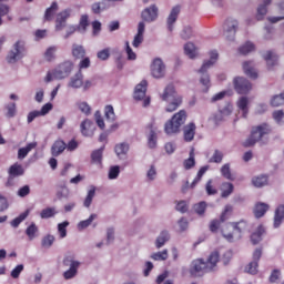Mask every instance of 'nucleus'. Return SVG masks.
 <instances>
[{
  "mask_svg": "<svg viewBox=\"0 0 284 284\" xmlns=\"http://www.w3.org/2000/svg\"><path fill=\"white\" fill-rule=\"evenodd\" d=\"M219 252H212L207 258L206 262H204L203 260H194L191 263V267H190V274L191 276H201V274H203V272H213L214 267H216V263H219Z\"/></svg>",
  "mask_w": 284,
  "mask_h": 284,
  "instance_id": "f257e3e1",
  "label": "nucleus"
},
{
  "mask_svg": "<svg viewBox=\"0 0 284 284\" xmlns=\"http://www.w3.org/2000/svg\"><path fill=\"white\" fill-rule=\"evenodd\" d=\"M222 236L232 243L234 239H241L244 232H247V222L241 220L240 222H231L221 230Z\"/></svg>",
  "mask_w": 284,
  "mask_h": 284,
  "instance_id": "f03ea898",
  "label": "nucleus"
},
{
  "mask_svg": "<svg viewBox=\"0 0 284 284\" xmlns=\"http://www.w3.org/2000/svg\"><path fill=\"white\" fill-rule=\"evenodd\" d=\"M272 134V126L267 123L255 125L251 130V135L243 142L244 148H254L263 136Z\"/></svg>",
  "mask_w": 284,
  "mask_h": 284,
  "instance_id": "7ed1b4c3",
  "label": "nucleus"
},
{
  "mask_svg": "<svg viewBox=\"0 0 284 284\" xmlns=\"http://www.w3.org/2000/svg\"><path fill=\"white\" fill-rule=\"evenodd\" d=\"M162 101H170L171 102L166 106V112H176L179 110V106L183 103V98L179 94H176V89L174 88V84H169L164 89V92L161 95Z\"/></svg>",
  "mask_w": 284,
  "mask_h": 284,
  "instance_id": "20e7f679",
  "label": "nucleus"
},
{
  "mask_svg": "<svg viewBox=\"0 0 284 284\" xmlns=\"http://www.w3.org/2000/svg\"><path fill=\"white\" fill-rule=\"evenodd\" d=\"M185 121H187V112L180 110L164 124L165 134H179L181 132V125H184Z\"/></svg>",
  "mask_w": 284,
  "mask_h": 284,
  "instance_id": "39448f33",
  "label": "nucleus"
},
{
  "mask_svg": "<svg viewBox=\"0 0 284 284\" xmlns=\"http://www.w3.org/2000/svg\"><path fill=\"white\" fill-rule=\"evenodd\" d=\"M74 69V63L70 60H67L58 65V68L52 71L48 72L47 77L44 78L45 83H50V81H54V79H65L70 77L72 70Z\"/></svg>",
  "mask_w": 284,
  "mask_h": 284,
  "instance_id": "423d86ee",
  "label": "nucleus"
},
{
  "mask_svg": "<svg viewBox=\"0 0 284 284\" xmlns=\"http://www.w3.org/2000/svg\"><path fill=\"white\" fill-rule=\"evenodd\" d=\"M216 61H219V52L216 51H211L210 52V60L204 62L201 67V69L199 70V73L201 74L200 78V83L202 85H204V88L206 90H210V74H207V70H210V68H212V65H214L216 63Z\"/></svg>",
  "mask_w": 284,
  "mask_h": 284,
  "instance_id": "0eeeda50",
  "label": "nucleus"
},
{
  "mask_svg": "<svg viewBox=\"0 0 284 284\" xmlns=\"http://www.w3.org/2000/svg\"><path fill=\"white\" fill-rule=\"evenodd\" d=\"M62 265L64 267H69V270L63 273V278L65 281H70V278H74V276L79 274V267H81V262L74 260V256L69 255L63 258Z\"/></svg>",
  "mask_w": 284,
  "mask_h": 284,
  "instance_id": "6e6552de",
  "label": "nucleus"
},
{
  "mask_svg": "<svg viewBox=\"0 0 284 284\" xmlns=\"http://www.w3.org/2000/svg\"><path fill=\"white\" fill-rule=\"evenodd\" d=\"M26 57V42L23 40H18L13 44V49L8 53V63H17L20 59Z\"/></svg>",
  "mask_w": 284,
  "mask_h": 284,
  "instance_id": "1a4fd4ad",
  "label": "nucleus"
},
{
  "mask_svg": "<svg viewBox=\"0 0 284 284\" xmlns=\"http://www.w3.org/2000/svg\"><path fill=\"white\" fill-rule=\"evenodd\" d=\"M148 92V81L142 80L134 90V99L135 101H143V108H148L150 105V98H145V93Z\"/></svg>",
  "mask_w": 284,
  "mask_h": 284,
  "instance_id": "9d476101",
  "label": "nucleus"
},
{
  "mask_svg": "<svg viewBox=\"0 0 284 284\" xmlns=\"http://www.w3.org/2000/svg\"><path fill=\"white\" fill-rule=\"evenodd\" d=\"M233 84L237 94H247L252 91V82L243 77L235 78Z\"/></svg>",
  "mask_w": 284,
  "mask_h": 284,
  "instance_id": "9b49d317",
  "label": "nucleus"
},
{
  "mask_svg": "<svg viewBox=\"0 0 284 284\" xmlns=\"http://www.w3.org/2000/svg\"><path fill=\"white\" fill-rule=\"evenodd\" d=\"M151 74L154 79H163L165 77V63L160 58H155L151 63Z\"/></svg>",
  "mask_w": 284,
  "mask_h": 284,
  "instance_id": "f8f14e48",
  "label": "nucleus"
},
{
  "mask_svg": "<svg viewBox=\"0 0 284 284\" xmlns=\"http://www.w3.org/2000/svg\"><path fill=\"white\" fill-rule=\"evenodd\" d=\"M71 14H72L71 9H65L57 14V18H55L57 32H61V30L65 28V23H68V20L70 19Z\"/></svg>",
  "mask_w": 284,
  "mask_h": 284,
  "instance_id": "ddd939ff",
  "label": "nucleus"
},
{
  "mask_svg": "<svg viewBox=\"0 0 284 284\" xmlns=\"http://www.w3.org/2000/svg\"><path fill=\"white\" fill-rule=\"evenodd\" d=\"M141 17L146 23H152V21H156V19H159V8L156 4H152L142 11Z\"/></svg>",
  "mask_w": 284,
  "mask_h": 284,
  "instance_id": "4468645a",
  "label": "nucleus"
},
{
  "mask_svg": "<svg viewBox=\"0 0 284 284\" xmlns=\"http://www.w3.org/2000/svg\"><path fill=\"white\" fill-rule=\"evenodd\" d=\"M94 130H97V125L90 119H85L80 124V132L83 136H94Z\"/></svg>",
  "mask_w": 284,
  "mask_h": 284,
  "instance_id": "2eb2a0df",
  "label": "nucleus"
},
{
  "mask_svg": "<svg viewBox=\"0 0 284 284\" xmlns=\"http://www.w3.org/2000/svg\"><path fill=\"white\" fill-rule=\"evenodd\" d=\"M224 30L227 39L234 37L236 34V30H239V21L232 18L226 19Z\"/></svg>",
  "mask_w": 284,
  "mask_h": 284,
  "instance_id": "dca6fc26",
  "label": "nucleus"
},
{
  "mask_svg": "<svg viewBox=\"0 0 284 284\" xmlns=\"http://www.w3.org/2000/svg\"><path fill=\"white\" fill-rule=\"evenodd\" d=\"M24 170L23 166L19 163H14L9 168V179H8V185H12L13 179H17V176H23Z\"/></svg>",
  "mask_w": 284,
  "mask_h": 284,
  "instance_id": "f3484780",
  "label": "nucleus"
},
{
  "mask_svg": "<svg viewBox=\"0 0 284 284\" xmlns=\"http://www.w3.org/2000/svg\"><path fill=\"white\" fill-rule=\"evenodd\" d=\"M179 14H181V6L173 7L166 21L169 32H172V30H174V23H176V19H179Z\"/></svg>",
  "mask_w": 284,
  "mask_h": 284,
  "instance_id": "a211bd4d",
  "label": "nucleus"
},
{
  "mask_svg": "<svg viewBox=\"0 0 284 284\" xmlns=\"http://www.w3.org/2000/svg\"><path fill=\"white\" fill-rule=\"evenodd\" d=\"M268 210H270V204L264 202H257L253 207V214L255 219H263V216L267 214Z\"/></svg>",
  "mask_w": 284,
  "mask_h": 284,
  "instance_id": "6ab92c4d",
  "label": "nucleus"
},
{
  "mask_svg": "<svg viewBox=\"0 0 284 284\" xmlns=\"http://www.w3.org/2000/svg\"><path fill=\"white\" fill-rule=\"evenodd\" d=\"M236 106L241 110L243 119H247V114H250V99L247 97L240 98Z\"/></svg>",
  "mask_w": 284,
  "mask_h": 284,
  "instance_id": "aec40b11",
  "label": "nucleus"
},
{
  "mask_svg": "<svg viewBox=\"0 0 284 284\" xmlns=\"http://www.w3.org/2000/svg\"><path fill=\"white\" fill-rule=\"evenodd\" d=\"M145 33V22H139L138 33L134 36L132 45L133 48H139L143 43V34Z\"/></svg>",
  "mask_w": 284,
  "mask_h": 284,
  "instance_id": "412c9836",
  "label": "nucleus"
},
{
  "mask_svg": "<svg viewBox=\"0 0 284 284\" xmlns=\"http://www.w3.org/2000/svg\"><path fill=\"white\" fill-rule=\"evenodd\" d=\"M195 134H196V124H194V122H191L184 126V141H186V143L194 141Z\"/></svg>",
  "mask_w": 284,
  "mask_h": 284,
  "instance_id": "4be33fe9",
  "label": "nucleus"
},
{
  "mask_svg": "<svg viewBox=\"0 0 284 284\" xmlns=\"http://www.w3.org/2000/svg\"><path fill=\"white\" fill-rule=\"evenodd\" d=\"M243 71L250 79H258V73L256 72V69H254L253 61H245L243 63Z\"/></svg>",
  "mask_w": 284,
  "mask_h": 284,
  "instance_id": "5701e85b",
  "label": "nucleus"
},
{
  "mask_svg": "<svg viewBox=\"0 0 284 284\" xmlns=\"http://www.w3.org/2000/svg\"><path fill=\"white\" fill-rule=\"evenodd\" d=\"M67 144L63 140H57L51 146L52 156H59L65 152Z\"/></svg>",
  "mask_w": 284,
  "mask_h": 284,
  "instance_id": "b1692460",
  "label": "nucleus"
},
{
  "mask_svg": "<svg viewBox=\"0 0 284 284\" xmlns=\"http://www.w3.org/2000/svg\"><path fill=\"white\" fill-rule=\"evenodd\" d=\"M69 88H83V72L78 71L74 77L71 78L69 82Z\"/></svg>",
  "mask_w": 284,
  "mask_h": 284,
  "instance_id": "393cba45",
  "label": "nucleus"
},
{
  "mask_svg": "<svg viewBox=\"0 0 284 284\" xmlns=\"http://www.w3.org/2000/svg\"><path fill=\"white\" fill-rule=\"evenodd\" d=\"M263 234H265V226H257L256 231L251 235V242L253 245H258L263 241Z\"/></svg>",
  "mask_w": 284,
  "mask_h": 284,
  "instance_id": "a878e982",
  "label": "nucleus"
},
{
  "mask_svg": "<svg viewBox=\"0 0 284 284\" xmlns=\"http://www.w3.org/2000/svg\"><path fill=\"white\" fill-rule=\"evenodd\" d=\"M264 60L267 63L268 70H272V68H274V65H276V63H278V55H276V53H274L273 51H267L264 54Z\"/></svg>",
  "mask_w": 284,
  "mask_h": 284,
  "instance_id": "bb28decb",
  "label": "nucleus"
},
{
  "mask_svg": "<svg viewBox=\"0 0 284 284\" xmlns=\"http://www.w3.org/2000/svg\"><path fill=\"white\" fill-rule=\"evenodd\" d=\"M72 57L75 60L85 58V48L81 44H72Z\"/></svg>",
  "mask_w": 284,
  "mask_h": 284,
  "instance_id": "cd10ccee",
  "label": "nucleus"
},
{
  "mask_svg": "<svg viewBox=\"0 0 284 284\" xmlns=\"http://www.w3.org/2000/svg\"><path fill=\"white\" fill-rule=\"evenodd\" d=\"M103 150H105V145L101 146L98 150H94L91 153L92 163H95L97 165H101V163L103 162Z\"/></svg>",
  "mask_w": 284,
  "mask_h": 284,
  "instance_id": "c85d7f7f",
  "label": "nucleus"
},
{
  "mask_svg": "<svg viewBox=\"0 0 284 284\" xmlns=\"http://www.w3.org/2000/svg\"><path fill=\"white\" fill-rule=\"evenodd\" d=\"M58 10H59V4L57 2H52L51 6L47 8L44 12V21H52Z\"/></svg>",
  "mask_w": 284,
  "mask_h": 284,
  "instance_id": "c756f323",
  "label": "nucleus"
},
{
  "mask_svg": "<svg viewBox=\"0 0 284 284\" xmlns=\"http://www.w3.org/2000/svg\"><path fill=\"white\" fill-rule=\"evenodd\" d=\"M34 148H37V142H31L27 144L24 148L19 149L18 159H26L28 154H30V152L34 150Z\"/></svg>",
  "mask_w": 284,
  "mask_h": 284,
  "instance_id": "7c9ffc66",
  "label": "nucleus"
},
{
  "mask_svg": "<svg viewBox=\"0 0 284 284\" xmlns=\"http://www.w3.org/2000/svg\"><path fill=\"white\" fill-rule=\"evenodd\" d=\"M284 220V205L277 206L274 215V227H280Z\"/></svg>",
  "mask_w": 284,
  "mask_h": 284,
  "instance_id": "2f4dec72",
  "label": "nucleus"
},
{
  "mask_svg": "<svg viewBox=\"0 0 284 284\" xmlns=\"http://www.w3.org/2000/svg\"><path fill=\"white\" fill-rule=\"evenodd\" d=\"M114 152L116 156H125L130 152V144L122 142L115 145Z\"/></svg>",
  "mask_w": 284,
  "mask_h": 284,
  "instance_id": "473e14b6",
  "label": "nucleus"
},
{
  "mask_svg": "<svg viewBox=\"0 0 284 284\" xmlns=\"http://www.w3.org/2000/svg\"><path fill=\"white\" fill-rule=\"evenodd\" d=\"M207 170H210L209 165H204L199 170L196 176L194 178L193 182L191 183L192 189L196 187V185H199V183H201V180L203 179V176L205 175V172H207Z\"/></svg>",
  "mask_w": 284,
  "mask_h": 284,
  "instance_id": "72a5a7b5",
  "label": "nucleus"
},
{
  "mask_svg": "<svg viewBox=\"0 0 284 284\" xmlns=\"http://www.w3.org/2000/svg\"><path fill=\"white\" fill-rule=\"evenodd\" d=\"M170 241V233L168 231H162L160 236L156 239L155 246L161 250Z\"/></svg>",
  "mask_w": 284,
  "mask_h": 284,
  "instance_id": "f704fd0d",
  "label": "nucleus"
},
{
  "mask_svg": "<svg viewBox=\"0 0 284 284\" xmlns=\"http://www.w3.org/2000/svg\"><path fill=\"white\" fill-rule=\"evenodd\" d=\"M57 50H58L57 45L49 47L44 52L45 61H48L49 63H52V61L57 59Z\"/></svg>",
  "mask_w": 284,
  "mask_h": 284,
  "instance_id": "c9c22d12",
  "label": "nucleus"
},
{
  "mask_svg": "<svg viewBox=\"0 0 284 284\" xmlns=\"http://www.w3.org/2000/svg\"><path fill=\"white\" fill-rule=\"evenodd\" d=\"M184 169L192 170L196 165V160L194 159V148L191 149L189 153V159L183 162Z\"/></svg>",
  "mask_w": 284,
  "mask_h": 284,
  "instance_id": "e433bc0d",
  "label": "nucleus"
},
{
  "mask_svg": "<svg viewBox=\"0 0 284 284\" xmlns=\"http://www.w3.org/2000/svg\"><path fill=\"white\" fill-rule=\"evenodd\" d=\"M37 232H39V226H37V224L33 222L26 230L29 241H34L37 237Z\"/></svg>",
  "mask_w": 284,
  "mask_h": 284,
  "instance_id": "4c0bfd02",
  "label": "nucleus"
},
{
  "mask_svg": "<svg viewBox=\"0 0 284 284\" xmlns=\"http://www.w3.org/2000/svg\"><path fill=\"white\" fill-rule=\"evenodd\" d=\"M184 52L189 59H195L196 58V47L192 42H187L184 45Z\"/></svg>",
  "mask_w": 284,
  "mask_h": 284,
  "instance_id": "58836bf2",
  "label": "nucleus"
},
{
  "mask_svg": "<svg viewBox=\"0 0 284 284\" xmlns=\"http://www.w3.org/2000/svg\"><path fill=\"white\" fill-rule=\"evenodd\" d=\"M95 194H97V189L94 186H91L83 202L84 207H90L92 205V201Z\"/></svg>",
  "mask_w": 284,
  "mask_h": 284,
  "instance_id": "ea45409f",
  "label": "nucleus"
},
{
  "mask_svg": "<svg viewBox=\"0 0 284 284\" xmlns=\"http://www.w3.org/2000/svg\"><path fill=\"white\" fill-rule=\"evenodd\" d=\"M232 192H234V184H232L230 182L222 183V196H223V199H227V196H230V194H232Z\"/></svg>",
  "mask_w": 284,
  "mask_h": 284,
  "instance_id": "a19ab883",
  "label": "nucleus"
},
{
  "mask_svg": "<svg viewBox=\"0 0 284 284\" xmlns=\"http://www.w3.org/2000/svg\"><path fill=\"white\" fill-rule=\"evenodd\" d=\"M221 174L227 181H234V175H232V170L230 169V163L222 165Z\"/></svg>",
  "mask_w": 284,
  "mask_h": 284,
  "instance_id": "79ce46f5",
  "label": "nucleus"
},
{
  "mask_svg": "<svg viewBox=\"0 0 284 284\" xmlns=\"http://www.w3.org/2000/svg\"><path fill=\"white\" fill-rule=\"evenodd\" d=\"M68 225H70V222L68 221L58 224V234L60 239H65L68 236Z\"/></svg>",
  "mask_w": 284,
  "mask_h": 284,
  "instance_id": "37998d69",
  "label": "nucleus"
},
{
  "mask_svg": "<svg viewBox=\"0 0 284 284\" xmlns=\"http://www.w3.org/2000/svg\"><path fill=\"white\" fill-rule=\"evenodd\" d=\"M254 50H256V47H254V43L252 42H246L245 44L239 48L240 54L244 55L250 54V52H254Z\"/></svg>",
  "mask_w": 284,
  "mask_h": 284,
  "instance_id": "c03bdc74",
  "label": "nucleus"
},
{
  "mask_svg": "<svg viewBox=\"0 0 284 284\" xmlns=\"http://www.w3.org/2000/svg\"><path fill=\"white\" fill-rule=\"evenodd\" d=\"M6 118L7 119H13V116H17V103L12 102L6 105Z\"/></svg>",
  "mask_w": 284,
  "mask_h": 284,
  "instance_id": "a18cd8bd",
  "label": "nucleus"
},
{
  "mask_svg": "<svg viewBox=\"0 0 284 284\" xmlns=\"http://www.w3.org/2000/svg\"><path fill=\"white\" fill-rule=\"evenodd\" d=\"M104 116L106 121H115L116 120V114H114V106L112 105H106L104 108Z\"/></svg>",
  "mask_w": 284,
  "mask_h": 284,
  "instance_id": "49530a36",
  "label": "nucleus"
},
{
  "mask_svg": "<svg viewBox=\"0 0 284 284\" xmlns=\"http://www.w3.org/2000/svg\"><path fill=\"white\" fill-rule=\"evenodd\" d=\"M28 214H30V212L26 211V212L21 213L18 217L13 219L11 221V226L18 227L19 225H21V223H23V221H26V219H28Z\"/></svg>",
  "mask_w": 284,
  "mask_h": 284,
  "instance_id": "de8ad7c7",
  "label": "nucleus"
},
{
  "mask_svg": "<svg viewBox=\"0 0 284 284\" xmlns=\"http://www.w3.org/2000/svg\"><path fill=\"white\" fill-rule=\"evenodd\" d=\"M252 183L255 187H263V185H267V176L260 175L252 179Z\"/></svg>",
  "mask_w": 284,
  "mask_h": 284,
  "instance_id": "09e8293b",
  "label": "nucleus"
},
{
  "mask_svg": "<svg viewBox=\"0 0 284 284\" xmlns=\"http://www.w3.org/2000/svg\"><path fill=\"white\" fill-rule=\"evenodd\" d=\"M272 3V0H264V4H261L257 8V19L261 20V17H265L267 14V6Z\"/></svg>",
  "mask_w": 284,
  "mask_h": 284,
  "instance_id": "8fccbe9b",
  "label": "nucleus"
},
{
  "mask_svg": "<svg viewBox=\"0 0 284 284\" xmlns=\"http://www.w3.org/2000/svg\"><path fill=\"white\" fill-rule=\"evenodd\" d=\"M57 215V210L54 207L43 209L40 213L41 219H52V216Z\"/></svg>",
  "mask_w": 284,
  "mask_h": 284,
  "instance_id": "3c124183",
  "label": "nucleus"
},
{
  "mask_svg": "<svg viewBox=\"0 0 284 284\" xmlns=\"http://www.w3.org/2000/svg\"><path fill=\"white\" fill-rule=\"evenodd\" d=\"M233 210L234 209L232 207V205L227 204L224 211L222 212L219 221H221L222 223H225V221L230 219V214H232Z\"/></svg>",
  "mask_w": 284,
  "mask_h": 284,
  "instance_id": "603ef678",
  "label": "nucleus"
},
{
  "mask_svg": "<svg viewBox=\"0 0 284 284\" xmlns=\"http://www.w3.org/2000/svg\"><path fill=\"white\" fill-rule=\"evenodd\" d=\"M94 219H97V214H91L89 216V219L84 220V221H81L79 224H78V227L80 230H85V227H90V225H92V221H94Z\"/></svg>",
  "mask_w": 284,
  "mask_h": 284,
  "instance_id": "864d4df0",
  "label": "nucleus"
},
{
  "mask_svg": "<svg viewBox=\"0 0 284 284\" xmlns=\"http://www.w3.org/2000/svg\"><path fill=\"white\" fill-rule=\"evenodd\" d=\"M205 210H207V204L205 202H200L194 205V212L199 214V216H203L205 214Z\"/></svg>",
  "mask_w": 284,
  "mask_h": 284,
  "instance_id": "5fc2aeb1",
  "label": "nucleus"
},
{
  "mask_svg": "<svg viewBox=\"0 0 284 284\" xmlns=\"http://www.w3.org/2000/svg\"><path fill=\"white\" fill-rule=\"evenodd\" d=\"M222 223L223 222L220 220H212L209 225L210 232H212L213 234H216V232H219V230H221Z\"/></svg>",
  "mask_w": 284,
  "mask_h": 284,
  "instance_id": "6e6d98bb",
  "label": "nucleus"
},
{
  "mask_svg": "<svg viewBox=\"0 0 284 284\" xmlns=\"http://www.w3.org/2000/svg\"><path fill=\"white\" fill-rule=\"evenodd\" d=\"M151 258L153 261H168V250H164L162 252L153 253L151 255Z\"/></svg>",
  "mask_w": 284,
  "mask_h": 284,
  "instance_id": "4d7b16f0",
  "label": "nucleus"
},
{
  "mask_svg": "<svg viewBox=\"0 0 284 284\" xmlns=\"http://www.w3.org/2000/svg\"><path fill=\"white\" fill-rule=\"evenodd\" d=\"M125 52L129 61H136V53L132 50V47H130L129 41L125 42Z\"/></svg>",
  "mask_w": 284,
  "mask_h": 284,
  "instance_id": "13d9d810",
  "label": "nucleus"
},
{
  "mask_svg": "<svg viewBox=\"0 0 284 284\" xmlns=\"http://www.w3.org/2000/svg\"><path fill=\"white\" fill-rule=\"evenodd\" d=\"M98 59H100V61H108L110 59V48H105L100 50L97 53Z\"/></svg>",
  "mask_w": 284,
  "mask_h": 284,
  "instance_id": "bf43d9fd",
  "label": "nucleus"
},
{
  "mask_svg": "<svg viewBox=\"0 0 284 284\" xmlns=\"http://www.w3.org/2000/svg\"><path fill=\"white\" fill-rule=\"evenodd\" d=\"M148 145L149 148H151V150H154V148H156V132L154 130H151L150 132Z\"/></svg>",
  "mask_w": 284,
  "mask_h": 284,
  "instance_id": "052dcab7",
  "label": "nucleus"
},
{
  "mask_svg": "<svg viewBox=\"0 0 284 284\" xmlns=\"http://www.w3.org/2000/svg\"><path fill=\"white\" fill-rule=\"evenodd\" d=\"M232 110H234L232 103L227 102L223 108H220V113L222 116H230V114H232Z\"/></svg>",
  "mask_w": 284,
  "mask_h": 284,
  "instance_id": "680f3d73",
  "label": "nucleus"
},
{
  "mask_svg": "<svg viewBox=\"0 0 284 284\" xmlns=\"http://www.w3.org/2000/svg\"><path fill=\"white\" fill-rule=\"evenodd\" d=\"M245 271L248 274H258V262H251V263H248V265L246 266Z\"/></svg>",
  "mask_w": 284,
  "mask_h": 284,
  "instance_id": "e2e57ef3",
  "label": "nucleus"
},
{
  "mask_svg": "<svg viewBox=\"0 0 284 284\" xmlns=\"http://www.w3.org/2000/svg\"><path fill=\"white\" fill-rule=\"evenodd\" d=\"M119 174H121V169L119 165L111 166L109 170V179L114 180L119 178Z\"/></svg>",
  "mask_w": 284,
  "mask_h": 284,
  "instance_id": "0e129e2a",
  "label": "nucleus"
},
{
  "mask_svg": "<svg viewBox=\"0 0 284 284\" xmlns=\"http://www.w3.org/2000/svg\"><path fill=\"white\" fill-rule=\"evenodd\" d=\"M223 161V152L215 150L212 158L210 159V163H221Z\"/></svg>",
  "mask_w": 284,
  "mask_h": 284,
  "instance_id": "69168bd1",
  "label": "nucleus"
},
{
  "mask_svg": "<svg viewBox=\"0 0 284 284\" xmlns=\"http://www.w3.org/2000/svg\"><path fill=\"white\" fill-rule=\"evenodd\" d=\"M280 10L283 16L268 18V21L271 23H278V21H283V19H284V2L280 3Z\"/></svg>",
  "mask_w": 284,
  "mask_h": 284,
  "instance_id": "338daca9",
  "label": "nucleus"
},
{
  "mask_svg": "<svg viewBox=\"0 0 284 284\" xmlns=\"http://www.w3.org/2000/svg\"><path fill=\"white\" fill-rule=\"evenodd\" d=\"M53 243H54L53 235H47L42 239V247H52Z\"/></svg>",
  "mask_w": 284,
  "mask_h": 284,
  "instance_id": "774afa93",
  "label": "nucleus"
}]
</instances>
